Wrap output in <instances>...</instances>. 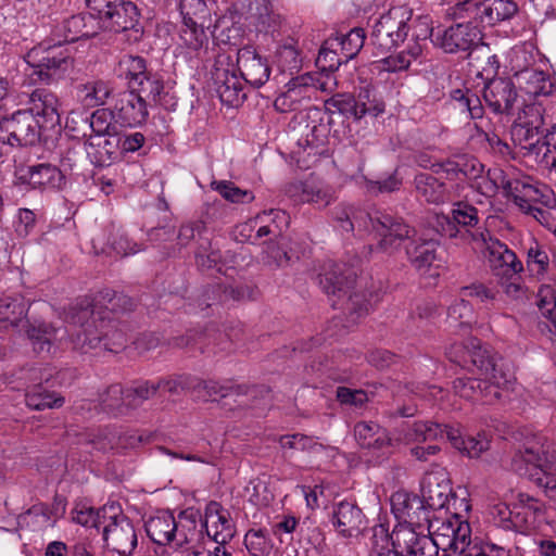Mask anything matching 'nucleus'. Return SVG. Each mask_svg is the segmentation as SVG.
I'll return each instance as SVG.
<instances>
[{"label":"nucleus","mask_w":556,"mask_h":556,"mask_svg":"<svg viewBox=\"0 0 556 556\" xmlns=\"http://www.w3.org/2000/svg\"><path fill=\"white\" fill-rule=\"evenodd\" d=\"M318 283L328 295L338 298L332 303L333 307H340L348 314V321L356 324L368 313V302L361 293L353 292L356 281V273L344 263L327 261L317 276Z\"/></svg>","instance_id":"f257e3e1"},{"label":"nucleus","mask_w":556,"mask_h":556,"mask_svg":"<svg viewBox=\"0 0 556 556\" xmlns=\"http://www.w3.org/2000/svg\"><path fill=\"white\" fill-rule=\"evenodd\" d=\"M500 188L521 211L533 205L552 207L555 201L552 189L546 185L529 176L509 178L501 168H490L488 179L479 184L478 191L483 195H494Z\"/></svg>","instance_id":"f03ea898"},{"label":"nucleus","mask_w":556,"mask_h":556,"mask_svg":"<svg viewBox=\"0 0 556 556\" xmlns=\"http://www.w3.org/2000/svg\"><path fill=\"white\" fill-rule=\"evenodd\" d=\"M517 475L527 477L546 495L554 500L556 495V451L549 444H529L517 451L510 463Z\"/></svg>","instance_id":"7ed1b4c3"},{"label":"nucleus","mask_w":556,"mask_h":556,"mask_svg":"<svg viewBox=\"0 0 556 556\" xmlns=\"http://www.w3.org/2000/svg\"><path fill=\"white\" fill-rule=\"evenodd\" d=\"M58 43L52 37L30 49L26 55L27 63L35 68L34 74L46 83H56L73 68L74 59L71 52Z\"/></svg>","instance_id":"20e7f679"},{"label":"nucleus","mask_w":556,"mask_h":556,"mask_svg":"<svg viewBox=\"0 0 556 556\" xmlns=\"http://www.w3.org/2000/svg\"><path fill=\"white\" fill-rule=\"evenodd\" d=\"M285 87L286 90L275 99L274 106L279 112H291L307 104L317 90L332 92L337 79L330 75L305 73L292 77Z\"/></svg>","instance_id":"39448f33"},{"label":"nucleus","mask_w":556,"mask_h":556,"mask_svg":"<svg viewBox=\"0 0 556 556\" xmlns=\"http://www.w3.org/2000/svg\"><path fill=\"white\" fill-rule=\"evenodd\" d=\"M365 232L374 233L378 239L377 249L389 254L396 252L404 240L412 239L416 233L415 228L402 217L379 207L369 208Z\"/></svg>","instance_id":"423d86ee"},{"label":"nucleus","mask_w":556,"mask_h":556,"mask_svg":"<svg viewBox=\"0 0 556 556\" xmlns=\"http://www.w3.org/2000/svg\"><path fill=\"white\" fill-rule=\"evenodd\" d=\"M90 307L89 301H81L74 307L76 312L72 315L73 323L79 326L71 330V341L73 349L81 353L103 350V342L109 336V332L104 331L103 316L97 317L94 309Z\"/></svg>","instance_id":"0eeeda50"},{"label":"nucleus","mask_w":556,"mask_h":556,"mask_svg":"<svg viewBox=\"0 0 556 556\" xmlns=\"http://www.w3.org/2000/svg\"><path fill=\"white\" fill-rule=\"evenodd\" d=\"M428 498L431 504H426L424 498L406 491H396L391 496V510L399 521L396 527H413L422 530L429 522L431 507L438 505L442 507L445 504L446 495L442 491L438 492V502H434L432 490L428 491Z\"/></svg>","instance_id":"6e6552de"},{"label":"nucleus","mask_w":556,"mask_h":556,"mask_svg":"<svg viewBox=\"0 0 556 556\" xmlns=\"http://www.w3.org/2000/svg\"><path fill=\"white\" fill-rule=\"evenodd\" d=\"M412 12L405 7L391 8L375 23L370 35V43L375 54L383 55L403 42L408 35Z\"/></svg>","instance_id":"1a4fd4ad"},{"label":"nucleus","mask_w":556,"mask_h":556,"mask_svg":"<svg viewBox=\"0 0 556 556\" xmlns=\"http://www.w3.org/2000/svg\"><path fill=\"white\" fill-rule=\"evenodd\" d=\"M450 10L453 18H473L478 24L492 26L513 18L518 5L513 0H465Z\"/></svg>","instance_id":"9d476101"},{"label":"nucleus","mask_w":556,"mask_h":556,"mask_svg":"<svg viewBox=\"0 0 556 556\" xmlns=\"http://www.w3.org/2000/svg\"><path fill=\"white\" fill-rule=\"evenodd\" d=\"M103 546L111 556H132L138 546V533L132 520L117 505L102 530Z\"/></svg>","instance_id":"9b49d317"},{"label":"nucleus","mask_w":556,"mask_h":556,"mask_svg":"<svg viewBox=\"0 0 556 556\" xmlns=\"http://www.w3.org/2000/svg\"><path fill=\"white\" fill-rule=\"evenodd\" d=\"M513 377L508 372L494 374L493 379L485 377H459L453 381L454 392L470 401H479L483 404H493L502 396V389L506 388Z\"/></svg>","instance_id":"f8f14e48"},{"label":"nucleus","mask_w":556,"mask_h":556,"mask_svg":"<svg viewBox=\"0 0 556 556\" xmlns=\"http://www.w3.org/2000/svg\"><path fill=\"white\" fill-rule=\"evenodd\" d=\"M446 354L451 362L464 368L471 364L479 370L480 376L489 379H493L494 374L506 372L497 364L495 355L476 338L469 339L466 344L451 345Z\"/></svg>","instance_id":"ddd939ff"},{"label":"nucleus","mask_w":556,"mask_h":556,"mask_svg":"<svg viewBox=\"0 0 556 556\" xmlns=\"http://www.w3.org/2000/svg\"><path fill=\"white\" fill-rule=\"evenodd\" d=\"M40 123L25 110H18L0 121V141L11 147L34 146L40 140Z\"/></svg>","instance_id":"4468645a"},{"label":"nucleus","mask_w":556,"mask_h":556,"mask_svg":"<svg viewBox=\"0 0 556 556\" xmlns=\"http://www.w3.org/2000/svg\"><path fill=\"white\" fill-rule=\"evenodd\" d=\"M458 23L446 29H437L432 42L446 53L468 52L481 40L479 24L473 18Z\"/></svg>","instance_id":"2eb2a0df"},{"label":"nucleus","mask_w":556,"mask_h":556,"mask_svg":"<svg viewBox=\"0 0 556 556\" xmlns=\"http://www.w3.org/2000/svg\"><path fill=\"white\" fill-rule=\"evenodd\" d=\"M99 21L103 29L124 33L126 40L130 43L138 42L142 38L143 27L140 23V13L131 1L121 0Z\"/></svg>","instance_id":"dca6fc26"},{"label":"nucleus","mask_w":556,"mask_h":556,"mask_svg":"<svg viewBox=\"0 0 556 556\" xmlns=\"http://www.w3.org/2000/svg\"><path fill=\"white\" fill-rule=\"evenodd\" d=\"M312 123V125H306L307 131L298 139L296 148L292 150V154L301 168H308L312 163L317 161V156L325 152L330 132L329 119L324 122V117L319 116L318 122L313 119Z\"/></svg>","instance_id":"f3484780"},{"label":"nucleus","mask_w":556,"mask_h":556,"mask_svg":"<svg viewBox=\"0 0 556 556\" xmlns=\"http://www.w3.org/2000/svg\"><path fill=\"white\" fill-rule=\"evenodd\" d=\"M479 236L484 243L488 264L495 276L511 278L523 270L522 263L505 243L491 237L488 231H480Z\"/></svg>","instance_id":"a211bd4d"},{"label":"nucleus","mask_w":556,"mask_h":556,"mask_svg":"<svg viewBox=\"0 0 556 556\" xmlns=\"http://www.w3.org/2000/svg\"><path fill=\"white\" fill-rule=\"evenodd\" d=\"M426 526L429 535L439 549H453L454 552L471 534L470 525L456 515L445 519L435 518L432 520L429 518Z\"/></svg>","instance_id":"6ab92c4d"},{"label":"nucleus","mask_w":556,"mask_h":556,"mask_svg":"<svg viewBox=\"0 0 556 556\" xmlns=\"http://www.w3.org/2000/svg\"><path fill=\"white\" fill-rule=\"evenodd\" d=\"M544 513L545 507L541 501L528 493L520 492L517 494L511 513H509V525H505V527L520 533H530L539 527Z\"/></svg>","instance_id":"aec40b11"},{"label":"nucleus","mask_w":556,"mask_h":556,"mask_svg":"<svg viewBox=\"0 0 556 556\" xmlns=\"http://www.w3.org/2000/svg\"><path fill=\"white\" fill-rule=\"evenodd\" d=\"M100 29V21L92 13H79L56 23L51 30V37L58 43L75 42L94 37Z\"/></svg>","instance_id":"412c9836"},{"label":"nucleus","mask_w":556,"mask_h":556,"mask_svg":"<svg viewBox=\"0 0 556 556\" xmlns=\"http://www.w3.org/2000/svg\"><path fill=\"white\" fill-rule=\"evenodd\" d=\"M213 81L220 101L231 108L239 106L247 98V85L229 64L224 66L217 61L214 66Z\"/></svg>","instance_id":"4be33fe9"},{"label":"nucleus","mask_w":556,"mask_h":556,"mask_svg":"<svg viewBox=\"0 0 556 556\" xmlns=\"http://www.w3.org/2000/svg\"><path fill=\"white\" fill-rule=\"evenodd\" d=\"M202 528L205 529L207 536L211 538L217 546L224 547L236 533V526L230 511L216 501L207 503Z\"/></svg>","instance_id":"5701e85b"},{"label":"nucleus","mask_w":556,"mask_h":556,"mask_svg":"<svg viewBox=\"0 0 556 556\" xmlns=\"http://www.w3.org/2000/svg\"><path fill=\"white\" fill-rule=\"evenodd\" d=\"M237 65L244 83L253 88L262 87L269 79L270 66L267 59L251 46L238 50Z\"/></svg>","instance_id":"b1692460"},{"label":"nucleus","mask_w":556,"mask_h":556,"mask_svg":"<svg viewBox=\"0 0 556 556\" xmlns=\"http://www.w3.org/2000/svg\"><path fill=\"white\" fill-rule=\"evenodd\" d=\"M413 527H395L391 540L394 547L409 556H438L439 548L431 536Z\"/></svg>","instance_id":"393cba45"},{"label":"nucleus","mask_w":556,"mask_h":556,"mask_svg":"<svg viewBox=\"0 0 556 556\" xmlns=\"http://www.w3.org/2000/svg\"><path fill=\"white\" fill-rule=\"evenodd\" d=\"M25 111L34 115L43 130H52L60 125L59 99L48 89H35L29 94Z\"/></svg>","instance_id":"a878e982"},{"label":"nucleus","mask_w":556,"mask_h":556,"mask_svg":"<svg viewBox=\"0 0 556 556\" xmlns=\"http://www.w3.org/2000/svg\"><path fill=\"white\" fill-rule=\"evenodd\" d=\"M439 241L422 236L415 238L413 235L406 245V255L416 271L420 275H431L432 268L439 267L440 257L438 254Z\"/></svg>","instance_id":"bb28decb"},{"label":"nucleus","mask_w":556,"mask_h":556,"mask_svg":"<svg viewBox=\"0 0 556 556\" xmlns=\"http://www.w3.org/2000/svg\"><path fill=\"white\" fill-rule=\"evenodd\" d=\"M517 98L516 87L508 78H493L483 89V99L495 114H511Z\"/></svg>","instance_id":"cd10ccee"},{"label":"nucleus","mask_w":556,"mask_h":556,"mask_svg":"<svg viewBox=\"0 0 556 556\" xmlns=\"http://www.w3.org/2000/svg\"><path fill=\"white\" fill-rule=\"evenodd\" d=\"M330 520L339 535L355 538L362 532L365 515L354 502L344 500L333 505Z\"/></svg>","instance_id":"c85d7f7f"},{"label":"nucleus","mask_w":556,"mask_h":556,"mask_svg":"<svg viewBox=\"0 0 556 556\" xmlns=\"http://www.w3.org/2000/svg\"><path fill=\"white\" fill-rule=\"evenodd\" d=\"M90 162L98 167L111 166L121 156L119 135H90L85 142Z\"/></svg>","instance_id":"c756f323"},{"label":"nucleus","mask_w":556,"mask_h":556,"mask_svg":"<svg viewBox=\"0 0 556 556\" xmlns=\"http://www.w3.org/2000/svg\"><path fill=\"white\" fill-rule=\"evenodd\" d=\"M76 118L80 119L83 128H89L93 135H118L117 134V116L114 108L111 109H98L90 116H86L81 113L71 112L66 118V128L76 130V127L72 126Z\"/></svg>","instance_id":"7c9ffc66"},{"label":"nucleus","mask_w":556,"mask_h":556,"mask_svg":"<svg viewBox=\"0 0 556 556\" xmlns=\"http://www.w3.org/2000/svg\"><path fill=\"white\" fill-rule=\"evenodd\" d=\"M114 111L121 126L134 127L141 125L148 117V105L136 92L125 91L118 94Z\"/></svg>","instance_id":"2f4dec72"},{"label":"nucleus","mask_w":556,"mask_h":556,"mask_svg":"<svg viewBox=\"0 0 556 556\" xmlns=\"http://www.w3.org/2000/svg\"><path fill=\"white\" fill-rule=\"evenodd\" d=\"M191 382L192 391L197 392L198 396L204 400L217 401L228 396L241 397L249 393H254V388L244 384L219 383L214 380L206 381L194 377H192Z\"/></svg>","instance_id":"473e14b6"},{"label":"nucleus","mask_w":556,"mask_h":556,"mask_svg":"<svg viewBox=\"0 0 556 556\" xmlns=\"http://www.w3.org/2000/svg\"><path fill=\"white\" fill-rule=\"evenodd\" d=\"M334 227L342 233L365 232L369 216V210H364L350 204H339L332 212Z\"/></svg>","instance_id":"72a5a7b5"},{"label":"nucleus","mask_w":556,"mask_h":556,"mask_svg":"<svg viewBox=\"0 0 556 556\" xmlns=\"http://www.w3.org/2000/svg\"><path fill=\"white\" fill-rule=\"evenodd\" d=\"M414 186L417 197L427 203L443 204L452 199L447 185L434 175L418 173L414 178Z\"/></svg>","instance_id":"f704fd0d"},{"label":"nucleus","mask_w":556,"mask_h":556,"mask_svg":"<svg viewBox=\"0 0 556 556\" xmlns=\"http://www.w3.org/2000/svg\"><path fill=\"white\" fill-rule=\"evenodd\" d=\"M354 437L362 448L380 452L391 445L388 431L374 421H359L354 426Z\"/></svg>","instance_id":"c9c22d12"},{"label":"nucleus","mask_w":556,"mask_h":556,"mask_svg":"<svg viewBox=\"0 0 556 556\" xmlns=\"http://www.w3.org/2000/svg\"><path fill=\"white\" fill-rule=\"evenodd\" d=\"M176 518L169 510H160L146 522L148 536L157 545L174 546Z\"/></svg>","instance_id":"e433bc0d"},{"label":"nucleus","mask_w":556,"mask_h":556,"mask_svg":"<svg viewBox=\"0 0 556 556\" xmlns=\"http://www.w3.org/2000/svg\"><path fill=\"white\" fill-rule=\"evenodd\" d=\"M446 425L434 421H415L401 428V439L406 443L437 441L445 438Z\"/></svg>","instance_id":"4c0bfd02"},{"label":"nucleus","mask_w":556,"mask_h":556,"mask_svg":"<svg viewBox=\"0 0 556 556\" xmlns=\"http://www.w3.org/2000/svg\"><path fill=\"white\" fill-rule=\"evenodd\" d=\"M515 76L520 89L533 97L549 96L555 88L551 76L540 70L526 68L517 72Z\"/></svg>","instance_id":"58836bf2"},{"label":"nucleus","mask_w":556,"mask_h":556,"mask_svg":"<svg viewBox=\"0 0 556 556\" xmlns=\"http://www.w3.org/2000/svg\"><path fill=\"white\" fill-rule=\"evenodd\" d=\"M28 305L24 298L4 296L0 299V325L3 329H17L27 324L26 312Z\"/></svg>","instance_id":"ea45409f"},{"label":"nucleus","mask_w":556,"mask_h":556,"mask_svg":"<svg viewBox=\"0 0 556 556\" xmlns=\"http://www.w3.org/2000/svg\"><path fill=\"white\" fill-rule=\"evenodd\" d=\"M302 54L299 41L288 37L277 45L275 63L280 72L293 75L302 67Z\"/></svg>","instance_id":"a19ab883"},{"label":"nucleus","mask_w":556,"mask_h":556,"mask_svg":"<svg viewBox=\"0 0 556 556\" xmlns=\"http://www.w3.org/2000/svg\"><path fill=\"white\" fill-rule=\"evenodd\" d=\"M445 438L456 450L471 458L479 457L490 447V441L484 434L463 435L458 429L452 427H447Z\"/></svg>","instance_id":"79ce46f5"},{"label":"nucleus","mask_w":556,"mask_h":556,"mask_svg":"<svg viewBox=\"0 0 556 556\" xmlns=\"http://www.w3.org/2000/svg\"><path fill=\"white\" fill-rule=\"evenodd\" d=\"M199 520H201V514L197 509L187 508L179 513L176 519L177 531L175 530L173 547L182 549L195 539Z\"/></svg>","instance_id":"37998d69"},{"label":"nucleus","mask_w":556,"mask_h":556,"mask_svg":"<svg viewBox=\"0 0 556 556\" xmlns=\"http://www.w3.org/2000/svg\"><path fill=\"white\" fill-rule=\"evenodd\" d=\"M28 184L33 188L61 189L65 184L62 172L51 164L30 166L27 173Z\"/></svg>","instance_id":"c03bdc74"},{"label":"nucleus","mask_w":556,"mask_h":556,"mask_svg":"<svg viewBox=\"0 0 556 556\" xmlns=\"http://www.w3.org/2000/svg\"><path fill=\"white\" fill-rule=\"evenodd\" d=\"M300 191L299 201L313 203L319 207H326L334 200V192L331 187L306 180L290 187L289 192Z\"/></svg>","instance_id":"a18cd8bd"},{"label":"nucleus","mask_w":556,"mask_h":556,"mask_svg":"<svg viewBox=\"0 0 556 556\" xmlns=\"http://www.w3.org/2000/svg\"><path fill=\"white\" fill-rule=\"evenodd\" d=\"M354 106L356 119H361L366 115L377 117L384 112V102L380 99L371 84L359 87L357 94L354 96Z\"/></svg>","instance_id":"49530a36"},{"label":"nucleus","mask_w":556,"mask_h":556,"mask_svg":"<svg viewBox=\"0 0 556 556\" xmlns=\"http://www.w3.org/2000/svg\"><path fill=\"white\" fill-rule=\"evenodd\" d=\"M75 89L79 101L91 108L103 105L112 92L109 83L99 78L78 84Z\"/></svg>","instance_id":"de8ad7c7"},{"label":"nucleus","mask_w":556,"mask_h":556,"mask_svg":"<svg viewBox=\"0 0 556 556\" xmlns=\"http://www.w3.org/2000/svg\"><path fill=\"white\" fill-rule=\"evenodd\" d=\"M139 80L131 81L130 92H136L144 103H157L164 90L163 80L157 75L148 72Z\"/></svg>","instance_id":"09e8293b"},{"label":"nucleus","mask_w":556,"mask_h":556,"mask_svg":"<svg viewBox=\"0 0 556 556\" xmlns=\"http://www.w3.org/2000/svg\"><path fill=\"white\" fill-rule=\"evenodd\" d=\"M210 25L202 22H182L180 29V40L182 45L192 52H198L203 48H207L208 36L206 35L205 28Z\"/></svg>","instance_id":"8fccbe9b"},{"label":"nucleus","mask_w":556,"mask_h":556,"mask_svg":"<svg viewBox=\"0 0 556 556\" xmlns=\"http://www.w3.org/2000/svg\"><path fill=\"white\" fill-rule=\"evenodd\" d=\"M117 505L116 503H109L98 509L88 507L77 510L73 520L84 527L103 528L109 520V516L116 513Z\"/></svg>","instance_id":"3c124183"},{"label":"nucleus","mask_w":556,"mask_h":556,"mask_svg":"<svg viewBox=\"0 0 556 556\" xmlns=\"http://www.w3.org/2000/svg\"><path fill=\"white\" fill-rule=\"evenodd\" d=\"M451 214L455 222V227L465 229L470 232L471 229L480 230L481 216L479 210L468 202L458 201L453 204Z\"/></svg>","instance_id":"603ef678"},{"label":"nucleus","mask_w":556,"mask_h":556,"mask_svg":"<svg viewBox=\"0 0 556 556\" xmlns=\"http://www.w3.org/2000/svg\"><path fill=\"white\" fill-rule=\"evenodd\" d=\"M16 331H25L27 338L31 341L34 350L37 353L49 352L51 348V341L54 338V329L47 324H30L27 319V324L16 329Z\"/></svg>","instance_id":"864d4df0"},{"label":"nucleus","mask_w":556,"mask_h":556,"mask_svg":"<svg viewBox=\"0 0 556 556\" xmlns=\"http://www.w3.org/2000/svg\"><path fill=\"white\" fill-rule=\"evenodd\" d=\"M115 72L118 77L126 79L128 87H130L131 81L139 80V77H143L149 71L147 70V62L142 56L124 54L121 56Z\"/></svg>","instance_id":"5fc2aeb1"},{"label":"nucleus","mask_w":556,"mask_h":556,"mask_svg":"<svg viewBox=\"0 0 556 556\" xmlns=\"http://www.w3.org/2000/svg\"><path fill=\"white\" fill-rule=\"evenodd\" d=\"M447 319L452 326L459 327L460 329L470 328L475 321V314L466 296L459 293V298L448 306Z\"/></svg>","instance_id":"6e6d98bb"},{"label":"nucleus","mask_w":556,"mask_h":556,"mask_svg":"<svg viewBox=\"0 0 556 556\" xmlns=\"http://www.w3.org/2000/svg\"><path fill=\"white\" fill-rule=\"evenodd\" d=\"M106 302L108 305H105V309L113 314L130 312L135 307L132 298L123 293H116L112 290H104L100 292L96 299V303L91 304L90 308L96 311L99 305H103Z\"/></svg>","instance_id":"4d7b16f0"},{"label":"nucleus","mask_w":556,"mask_h":556,"mask_svg":"<svg viewBox=\"0 0 556 556\" xmlns=\"http://www.w3.org/2000/svg\"><path fill=\"white\" fill-rule=\"evenodd\" d=\"M450 98L456 103H458V108L462 111L468 112L470 118H482L484 114V109L481 103V100L470 89H453L450 92Z\"/></svg>","instance_id":"13d9d810"},{"label":"nucleus","mask_w":556,"mask_h":556,"mask_svg":"<svg viewBox=\"0 0 556 556\" xmlns=\"http://www.w3.org/2000/svg\"><path fill=\"white\" fill-rule=\"evenodd\" d=\"M26 405L36 410L46 408H58L64 404V397L58 396L55 393L48 392L40 384L26 393Z\"/></svg>","instance_id":"bf43d9fd"},{"label":"nucleus","mask_w":556,"mask_h":556,"mask_svg":"<svg viewBox=\"0 0 556 556\" xmlns=\"http://www.w3.org/2000/svg\"><path fill=\"white\" fill-rule=\"evenodd\" d=\"M64 505L62 501L55 498L52 507L47 504L38 503L33 505L27 511L26 516L35 519L40 527L47 528L53 526L55 520L62 515Z\"/></svg>","instance_id":"052dcab7"},{"label":"nucleus","mask_w":556,"mask_h":556,"mask_svg":"<svg viewBox=\"0 0 556 556\" xmlns=\"http://www.w3.org/2000/svg\"><path fill=\"white\" fill-rule=\"evenodd\" d=\"M213 190L217 191L226 201L231 203H250L254 194L248 189L237 187L232 181L214 180L211 184Z\"/></svg>","instance_id":"680f3d73"},{"label":"nucleus","mask_w":556,"mask_h":556,"mask_svg":"<svg viewBox=\"0 0 556 556\" xmlns=\"http://www.w3.org/2000/svg\"><path fill=\"white\" fill-rule=\"evenodd\" d=\"M458 161L460 180L473 181L478 190L479 184H483L488 179V175L483 176L484 165L478 159L468 154H458Z\"/></svg>","instance_id":"e2e57ef3"},{"label":"nucleus","mask_w":556,"mask_h":556,"mask_svg":"<svg viewBox=\"0 0 556 556\" xmlns=\"http://www.w3.org/2000/svg\"><path fill=\"white\" fill-rule=\"evenodd\" d=\"M422 48L419 42H414L408 46L406 50L399 52L395 55H389L383 59V64L387 71L397 72L409 67L413 60L421 55Z\"/></svg>","instance_id":"0e129e2a"},{"label":"nucleus","mask_w":556,"mask_h":556,"mask_svg":"<svg viewBox=\"0 0 556 556\" xmlns=\"http://www.w3.org/2000/svg\"><path fill=\"white\" fill-rule=\"evenodd\" d=\"M366 39L365 30L363 28H353L341 39L336 38L334 41L341 47V53L344 62L353 59L358 54L364 46Z\"/></svg>","instance_id":"69168bd1"},{"label":"nucleus","mask_w":556,"mask_h":556,"mask_svg":"<svg viewBox=\"0 0 556 556\" xmlns=\"http://www.w3.org/2000/svg\"><path fill=\"white\" fill-rule=\"evenodd\" d=\"M101 403L104 409L114 413L123 414L126 410V389L119 383H114L100 395Z\"/></svg>","instance_id":"338daca9"},{"label":"nucleus","mask_w":556,"mask_h":556,"mask_svg":"<svg viewBox=\"0 0 556 556\" xmlns=\"http://www.w3.org/2000/svg\"><path fill=\"white\" fill-rule=\"evenodd\" d=\"M159 390L154 382L143 381L126 389V409H134L141 406L152 397Z\"/></svg>","instance_id":"774afa93"}]
</instances>
